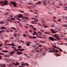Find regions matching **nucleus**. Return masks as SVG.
I'll return each instance as SVG.
<instances>
[{
	"label": "nucleus",
	"mask_w": 67,
	"mask_h": 67,
	"mask_svg": "<svg viewBox=\"0 0 67 67\" xmlns=\"http://www.w3.org/2000/svg\"><path fill=\"white\" fill-rule=\"evenodd\" d=\"M42 2H43V4L44 5H47V3H49V2H47V1L44 0L43 1H42Z\"/></svg>",
	"instance_id": "1"
},
{
	"label": "nucleus",
	"mask_w": 67,
	"mask_h": 67,
	"mask_svg": "<svg viewBox=\"0 0 67 67\" xmlns=\"http://www.w3.org/2000/svg\"><path fill=\"white\" fill-rule=\"evenodd\" d=\"M11 3L12 4L14 7H16V8L17 7L16 6V5H17V4H16V2H13L12 1H11Z\"/></svg>",
	"instance_id": "2"
},
{
	"label": "nucleus",
	"mask_w": 67,
	"mask_h": 67,
	"mask_svg": "<svg viewBox=\"0 0 67 67\" xmlns=\"http://www.w3.org/2000/svg\"><path fill=\"white\" fill-rule=\"evenodd\" d=\"M49 38L52 41H57V40L56 39H54V38L52 37H49Z\"/></svg>",
	"instance_id": "3"
},
{
	"label": "nucleus",
	"mask_w": 67,
	"mask_h": 67,
	"mask_svg": "<svg viewBox=\"0 0 67 67\" xmlns=\"http://www.w3.org/2000/svg\"><path fill=\"white\" fill-rule=\"evenodd\" d=\"M65 24H62L61 25L62 26H63L64 27H67V21H65Z\"/></svg>",
	"instance_id": "4"
},
{
	"label": "nucleus",
	"mask_w": 67,
	"mask_h": 67,
	"mask_svg": "<svg viewBox=\"0 0 67 67\" xmlns=\"http://www.w3.org/2000/svg\"><path fill=\"white\" fill-rule=\"evenodd\" d=\"M4 2L3 3L4 4V5H8V1H7V0H4Z\"/></svg>",
	"instance_id": "5"
},
{
	"label": "nucleus",
	"mask_w": 67,
	"mask_h": 67,
	"mask_svg": "<svg viewBox=\"0 0 67 67\" xmlns=\"http://www.w3.org/2000/svg\"><path fill=\"white\" fill-rule=\"evenodd\" d=\"M12 48H14V51H15L16 52H18V50L16 49V47H12Z\"/></svg>",
	"instance_id": "6"
},
{
	"label": "nucleus",
	"mask_w": 67,
	"mask_h": 67,
	"mask_svg": "<svg viewBox=\"0 0 67 67\" xmlns=\"http://www.w3.org/2000/svg\"><path fill=\"white\" fill-rule=\"evenodd\" d=\"M13 35L14 36H18V37H19V36H21L20 34H14Z\"/></svg>",
	"instance_id": "7"
},
{
	"label": "nucleus",
	"mask_w": 67,
	"mask_h": 67,
	"mask_svg": "<svg viewBox=\"0 0 67 67\" xmlns=\"http://www.w3.org/2000/svg\"><path fill=\"white\" fill-rule=\"evenodd\" d=\"M56 34L55 35V37H57L56 39L57 40H59V41H60V40H62V38H59L58 37H57V36H56Z\"/></svg>",
	"instance_id": "8"
},
{
	"label": "nucleus",
	"mask_w": 67,
	"mask_h": 67,
	"mask_svg": "<svg viewBox=\"0 0 67 67\" xmlns=\"http://www.w3.org/2000/svg\"><path fill=\"white\" fill-rule=\"evenodd\" d=\"M51 31L52 33L53 34L56 33V32L54 30H53V29H51Z\"/></svg>",
	"instance_id": "9"
},
{
	"label": "nucleus",
	"mask_w": 67,
	"mask_h": 67,
	"mask_svg": "<svg viewBox=\"0 0 67 67\" xmlns=\"http://www.w3.org/2000/svg\"><path fill=\"white\" fill-rule=\"evenodd\" d=\"M14 53H15V52H14V51H11L10 53V55L11 56H12V55H13V54Z\"/></svg>",
	"instance_id": "10"
},
{
	"label": "nucleus",
	"mask_w": 67,
	"mask_h": 67,
	"mask_svg": "<svg viewBox=\"0 0 67 67\" xmlns=\"http://www.w3.org/2000/svg\"><path fill=\"white\" fill-rule=\"evenodd\" d=\"M22 52H21V51H18L16 53V54H18V55H21V54H22Z\"/></svg>",
	"instance_id": "11"
},
{
	"label": "nucleus",
	"mask_w": 67,
	"mask_h": 67,
	"mask_svg": "<svg viewBox=\"0 0 67 67\" xmlns=\"http://www.w3.org/2000/svg\"><path fill=\"white\" fill-rule=\"evenodd\" d=\"M41 23L43 25H45V22L44 20H41Z\"/></svg>",
	"instance_id": "12"
},
{
	"label": "nucleus",
	"mask_w": 67,
	"mask_h": 67,
	"mask_svg": "<svg viewBox=\"0 0 67 67\" xmlns=\"http://www.w3.org/2000/svg\"><path fill=\"white\" fill-rule=\"evenodd\" d=\"M7 29L6 27L2 26H1L0 28V29H1V30H3V29Z\"/></svg>",
	"instance_id": "13"
},
{
	"label": "nucleus",
	"mask_w": 67,
	"mask_h": 67,
	"mask_svg": "<svg viewBox=\"0 0 67 67\" xmlns=\"http://www.w3.org/2000/svg\"><path fill=\"white\" fill-rule=\"evenodd\" d=\"M3 1H2L1 2H0V4H0V5H2V6H4V4H3Z\"/></svg>",
	"instance_id": "14"
},
{
	"label": "nucleus",
	"mask_w": 67,
	"mask_h": 67,
	"mask_svg": "<svg viewBox=\"0 0 67 67\" xmlns=\"http://www.w3.org/2000/svg\"><path fill=\"white\" fill-rule=\"evenodd\" d=\"M36 53H37V55H38V54H39L40 53V51H38V50H36Z\"/></svg>",
	"instance_id": "15"
},
{
	"label": "nucleus",
	"mask_w": 67,
	"mask_h": 67,
	"mask_svg": "<svg viewBox=\"0 0 67 67\" xmlns=\"http://www.w3.org/2000/svg\"><path fill=\"white\" fill-rule=\"evenodd\" d=\"M34 33L35 34H37H37H42V33L41 32H37V33L36 31H34Z\"/></svg>",
	"instance_id": "16"
},
{
	"label": "nucleus",
	"mask_w": 67,
	"mask_h": 67,
	"mask_svg": "<svg viewBox=\"0 0 67 67\" xmlns=\"http://www.w3.org/2000/svg\"><path fill=\"white\" fill-rule=\"evenodd\" d=\"M22 14H20L19 15V18H23V16L22 15Z\"/></svg>",
	"instance_id": "17"
},
{
	"label": "nucleus",
	"mask_w": 67,
	"mask_h": 67,
	"mask_svg": "<svg viewBox=\"0 0 67 67\" xmlns=\"http://www.w3.org/2000/svg\"><path fill=\"white\" fill-rule=\"evenodd\" d=\"M2 52H4V53H8V50H5V51H3Z\"/></svg>",
	"instance_id": "18"
},
{
	"label": "nucleus",
	"mask_w": 67,
	"mask_h": 67,
	"mask_svg": "<svg viewBox=\"0 0 67 67\" xmlns=\"http://www.w3.org/2000/svg\"><path fill=\"white\" fill-rule=\"evenodd\" d=\"M52 27H55V24H53L51 25Z\"/></svg>",
	"instance_id": "19"
},
{
	"label": "nucleus",
	"mask_w": 67,
	"mask_h": 67,
	"mask_svg": "<svg viewBox=\"0 0 67 67\" xmlns=\"http://www.w3.org/2000/svg\"><path fill=\"white\" fill-rule=\"evenodd\" d=\"M63 8L64 9V10H65V11L66 10H67V7H64Z\"/></svg>",
	"instance_id": "20"
},
{
	"label": "nucleus",
	"mask_w": 67,
	"mask_h": 67,
	"mask_svg": "<svg viewBox=\"0 0 67 67\" xmlns=\"http://www.w3.org/2000/svg\"><path fill=\"white\" fill-rule=\"evenodd\" d=\"M59 6H62L63 5V4H61V2H59Z\"/></svg>",
	"instance_id": "21"
},
{
	"label": "nucleus",
	"mask_w": 67,
	"mask_h": 67,
	"mask_svg": "<svg viewBox=\"0 0 67 67\" xmlns=\"http://www.w3.org/2000/svg\"><path fill=\"white\" fill-rule=\"evenodd\" d=\"M37 57H38L39 58H41V56L40 55V54L37 55Z\"/></svg>",
	"instance_id": "22"
},
{
	"label": "nucleus",
	"mask_w": 67,
	"mask_h": 67,
	"mask_svg": "<svg viewBox=\"0 0 67 67\" xmlns=\"http://www.w3.org/2000/svg\"><path fill=\"white\" fill-rule=\"evenodd\" d=\"M47 9H48V10H49V11L52 10V9H51V8H50L48 7H47Z\"/></svg>",
	"instance_id": "23"
},
{
	"label": "nucleus",
	"mask_w": 67,
	"mask_h": 67,
	"mask_svg": "<svg viewBox=\"0 0 67 67\" xmlns=\"http://www.w3.org/2000/svg\"><path fill=\"white\" fill-rule=\"evenodd\" d=\"M35 50H38L37 49H40L39 48L37 47H36L35 48Z\"/></svg>",
	"instance_id": "24"
},
{
	"label": "nucleus",
	"mask_w": 67,
	"mask_h": 67,
	"mask_svg": "<svg viewBox=\"0 0 67 67\" xmlns=\"http://www.w3.org/2000/svg\"><path fill=\"white\" fill-rule=\"evenodd\" d=\"M21 65H22V66H25V63H22L21 64Z\"/></svg>",
	"instance_id": "25"
},
{
	"label": "nucleus",
	"mask_w": 67,
	"mask_h": 67,
	"mask_svg": "<svg viewBox=\"0 0 67 67\" xmlns=\"http://www.w3.org/2000/svg\"><path fill=\"white\" fill-rule=\"evenodd\" d=\"M11 19L12 20H15V18H11Z\"/></svg>",
	"instance_id": "26"
},
{
	"label": "nucleus",
	"mask_w": 67,
	"mask_h": 67,
	"mask_svg": "<svg viewBox=\"0 0 67 67\" xmlns=\"http://www.w3.org/2000/svg\"><path fill=\"white\" fill-rule=\"evenodd\" d=\"M33 30H34V31H36V29L35 28H32Z\"/></svg>",
	"instance_id": "27"
},
{
	"label": "nucleus",
	"mask_w": 67,
	"mask_h": 67,
	"mask_svg": "<svg viewBox=\"0 0 67 67\" xmlns=\"http://www.w3.org/2000/svg\"><path fill=\"white\" fill-rule=\"evenodd\" d=\"M5 23V24L6 25H8V24H9L8 23L5 22V23Z\"/></svg>",
	"instance_id": "28"
},
{
	"label": "nucleus",
	"mask_w": 67,
	"mask_h": 67,
	"mask_svg": "<svg viewBox=\"0 0 67 67\" xmlns=\"http://www.w3.org/2000/svg\"><path fill=\"white\" fill-rule=\"evenodd\" d=\"M25 19H26L27 20H29V18L27 17H26Z\"/></svg>",
	"instance_id": "29"
},
{
	"label": "nucleus",
	"mask_w": 67,
	"mask_h": 67,
	"mask_svg": "<svg viewBox=\"0 0 67 67\" xmlns=\"http://www.w3.org/2000/svg\"><path fill=\"white\" fill-rule=\"evenodd\" d=\"M5 64H4V65L2 64V65L1 66V67H5Z\"/></svg>",
	"instance_id": "30"
},
{
	"label": "nucleus",
	"mask_w": 67,
	"mask_h": 67,
	"mask_svg": "<svg viewBox=\"0 0 67 67\" xmlns=\"http://www.w3.org/2000/svg\"><path fill=\"white\" fill-rule=\"evenodd\" d=\"M36 45H37V46H39V45H40V43H36Z\"/></svg>",
	"instance_id": "31"
},
{
	"label": "nucleus",
	"mask_w": 67,
	"mask_h": 67,
	"mask_svg": "<svg viewBox=\"0 0 67 67\" xmlns=\"http://www.w3.org/2000/svg\"><path fill=\"white\" fill-rule=\"evenodd\" d=\"M9 15H10V16H11V17H13V15L12 14H10Z\"/></svg>",
	"instance_id": "32"
},
{
	"label": "nucleus",
	"mask_w": 67,
	"mask_h": 67,
	"mask_svg": "<svg viewBox=\"0 0 67 67\" xmlns=\"http://www.w3.org/2000/svg\"><path fill=\"white\" fill-rule=\"evenodd\" d=\"M51 2L52 4H54V2H53V1H52Z\"/></svg>",
	"instance_id": "33"
},
{
	"label": "nucleus",
	"mask_w": 67,
	"mask_h": 67,
	"mask_svg": "<svg viewBox=\"0 0 67 67\" xmlns=\"http://www.w3.org/2000/svg\"><path fill=\"white\" fill-rule=\"evenodd\" d=\"M26 65L27 66H29V64L27 63H26Z\"/></svg>",
	"instance_id": "34"
},
{
	"label": "nucleus",
	"mask_w": 67,
	"mask_h": 67,
	"mask_svg": "<svg viewBox=\"0 0 67 67\" xmlns=\"http://www.w3.org/2000/svg\"><path fill=\"white\" fill-rule=\"evenodd\" d=\"M62 17L63 18V19H65V16L64 15H62Z\"/></svg>",
	"instance_id": "35"
},
{
	"label": "nucleus",
	"mask_w": 67,
	"mask_h": 67,
	"mask_svg": "<svg viewBox=\"0 0 67 67\" xmlns=\"http://www.w3.org/2000/svg\"><path fill=\"white\" fill-rule=\"evenodd\" d=\"M15 65H19V63H16Z\"/></svg>",
	"instance_id": "36"
},
{
	"label": "nucleus",
	"mask_w": 67,
	"mask_h": 67,
	"mask_svg": "<svg viewBox=\"0 0 67 67\" xmlns=\"http://www.w3.org/2000/svg\"><path fill=\"white\" fill-rule=\"evenodd\" d=\"M38 4H40L41 3H42V2H41L39 1L38 2H37Z\"/></svg>",
	"instance_id": "37"
},
{
	"label": "nucleus",
	"mask_w": 67,
	"mask_h": 67,
	"mask_svg": "<svg viewBox=\"0 0 67 67\" xmlns=\"http://www.w3.org/2000/svg\"><path fill=\"white\" fill-rule=\"evenodd\" d=\"M37 38L36 37H34V36H32V38L33 39H34V38Z\"/></svg>",
	"instance_id": "38"
},
{
	"label": "nucleus",
	"mask_w": 67,
	"mask_h": 67,
	"mask_svg": "<svg viewBox=\"0 0 67 67\" xmlns=\"http://www.w3.org/2000/svg\"><path fill=\"white\" fill-rule=\"evenodd\" d=\"M19 11H20V12H22L23 13H24V11H23L19 10Z\"/></svg>",
	"instance_id": "39"
},
{
	"label": "nucleus",
	"mask_w": 67,
	"mask_h": 67,
	"mask_svg": "<svg viewBox=\"0 0 67 67\" xmlns=\"http://www.w3.org/2000/svg\"><path fill=\"white\" fill-rule=\"evenodd\" d=\"M30 44L29 43H27L26 44V45L27 46H30Z\"/></svg>",
	"instance_id": "40"
},
{
	"label": "nucleus",
	"mask_w": 67,
	"mask_h": 67,
	"mask_svg": "<svg viewBox=\"0 0 67 67\" xmlns=\"http://www.w3.org/2000/svg\"><path fill=\"white\" fill-rule=\"evenodd\" d=\"M27 7L28 9H31V7L27 6Z\"/></svg>",
	"instance_id": "41"
},
{
	"label": "nucleus",
	"mask_w": 67,
	"mask_h": 67,
	"mask_svg": "<svg viewBox=\"0 0 67 67\" xmlns=\"http://www.w3.org/2000/svg\"><path fill=\"white\" fill-rule=\"evenodd\" d=\"M24 49H20V51H22V52L23 51H24Z\"/></svg>",
	"instance_id": "42"
},
{
	"label": "nucleus",
	"mask_w": 67,
	"mask_h": 67,
	"mask_svg": "<svg viewBox=\"0 0 67 67\" xmlns=\"http://www.w3.org/2000/svg\"><path fill=\"white\" fill-rule=\"evenodd\" d=\"M54 52H55L56 53H57V52H59V51H57V50H55L54 51Z\"/></svg>",
	"instance_id": "43"
},
{
	"label": "nucleus",
	"mask_w": 67,
	"mask_h": 67,
	"mask_svg": "<svg viewBox=\"0 0 67 67\" xmlns=\"http://www.w3.org/2000/svg\"><path fill=\"white\" fill-rule=\"evenodd\" d=\"M52 49L54 51V50H55V49L53 48H52L51 49V50H52Z\"/></svg>",
	"instance_id": "44"
},
{
	"label": "nucleus",
	"mask_w": 67,
	"mask_h": 67,
	"mask_svg": "<svg viewBox=\"0 0 67 67\" xmlns=\"http://www.w3.org/2000/svg\"><path fill=\"white\" fill-rule=\"evenodd\" d=\"M2 32H5V30H2Z\"/></svg>",
	"instance_id": "45"
},
{
	"label": "nucleus",
	"mask_w": 67,
	"mask_h": 67,
	"mask_svg": "<svg viewBox=\"0 0 67 67\" xmlns=\"http://www.w3.org/2000/svg\"><path fill=\"white\" fill-rule=\"evenodd\" d=\"M4 15H7V14H9V13H5L4 14Z\"/></svg>",
	"instance_id": "46"
},
{
	"label": "nucleus",
	"mask_w": 67,
	"mask_h": 67,
	"mask_svg": "<svg viewBox=\"0 0 67 67\" xmlns=\"http://www.w3.org/2000/svg\"><path fill=\"white\" fill-rule=\"evenodd\" d=\"M35 20L36 21V22H38V19H35Z\"/></svg>",
	"instance_id": "47"
},
{
	"label": "nucleus",
	"mask_w": 67,
	"mask_h": 67,
	"mask_svg": "<svg viewBox=\"0 0 67 67\" xmlns=\"http://www.w3.org/2000/svg\"><path fill=\"white\" fill-rule=\"evenodd\" d=\"M40 30L42 32H44V30Z\"/></svg>",
	"instance_id": "48"
},
{
	"label": "nucleus",
	"mask_w": 67,
	"mask_h": 67,
	"mask_svg": "<svg viewBox=\"0 0 67 67\" xmlns=\"http://www.w3.org/2000/svg\"><path fill=\"white\" fill-rule=\"evenodd\" d=\"M61 36L62 37H64V35H62V34L61 35Z\"/></svg>",
	"instance_id": "49"
},
{
	"label": "nucleus",
	"mask_w": 67,
	"mask_h": 67,
	"mask_svg": "<svg viewBox=\"0 0 67 67\" xmlns=\"http://www.w3.org/2000/svg\"><path fill=\"white\" fill-rule=\"evenodd\" d=\"M42 54L43 55L45 56V55H46V53H42Z\"/></svg>",
	"instance_id": "50"
},
{
	"label": "nucleus",
	"mask_w": 67,
	"mask_h": 67,
	"mask_svg": "<svg viewBox=\"0 0 67 67\" xmlns=\"http://www.w3.org/2000/svg\"><path fill=\"white\" fill-rule=\"evenodd\" d=\"M1 23H5V22H4V21H1Z\"/></svg>",
	"instance_id": "51"
},
{
	"label": "nucleus",
	"mask_w": 67,
	"mask_h": 67,
	"mask_svg": "<svg viewBox=\"0 0 67 67\" xmlns=\"http://www.w3.org/2000/svg\"><path fill=\"white\" fill-rule=\"evenodd\" d=\"M30 55L32 57L33 56V54L32 53H31L30 54Z\"/></svg>",
	"instance_id": "52"
},
{
	"label": "nucleus",
	"mask_w": 67,
	"mask_h": 67,
	"mask_svg": "<svg viewBox=\"0 0 67 67\" xmlns=\"http://www.w3.org/2000/svg\"><path fill=\"white\" fill-rule=\"evenodd\" d=\"M22 47V46H18V48H21Z\"/></svg>",
	"instance_id": "53"
},
{
	"label": "nucleus",
	"mask_w": 67,
	"mask_h": 67,
	"mask_svg": "<svg viewBox=\"0 0 67 67\" xmlns=\"http://www.w3.org/2000/svg\"><path fill=\"white\" fill-rule=\"evenodd\" d=\"M11 28H12V29H14V30H15L16 29L14 27H11Z\"/></svg>",
	"instance_id": "54"
},
{
	"label": "nucleus",
	"mask_w": 67,
	"mask_h": 67,
	"mask_svg": "<svg viewBox=\"0 0 67 67\" xmlns=\"http://www.w3.org/2000/svg\"><path fill=\"white\" fill-rule=\"evenodd\" d=\"M31 23L32 24H35V23H34V21H32V22Z\"/></svg>",
	"instance_id": "55"
},
{
	"label": "nucleus",
	"mask_w": 67,
	"mask_h": 67,
	"mask_svg": "<svg viewBox=\"0 0 67 67\" xmlns=\"http://www.w3.org/2000/svg\"><path fill=\"white\" fill-rule=\"evenodd\" d=\"M24 15H27V16L29 15L27 14L26 13H25Z\"/></svg>",
	"instance_id": "56"
},
{
	"label": "nucleus",
	"mask_w": 67,
	"mask_h": 67,
	"mask_svg": "<svg viewBox=\"0 0 67 67\" xmlns=\"http://www.w3.org/2000/svg\"><path fill=\"white\" fill-rule=\"evenodd\" d=\"M58 21L59 22H61V20L60 19H58Z\"/></svg>",
	"instance_id": "57"
},
{
	"label": "nucleus",
	"mask_w": 67,
	"mask_h": 67,
	"mask_svg": "<svg viewBox=\"0 0 67 67\" xmlns=\"http://www.w3.org/2000/svg\"><path fill=\"white\" fill-rule=\"evenodd\" d=\"M42 45H41V44H40V45H39L38 47H42Z\"/></svg>",
	"instance_id": "58"
},
{
	"label": "nucleus",
	"mask_w": 67,
	"mask_h": 67,
	"mask_svg": "<svg viewBox=\"0 0 67 67\" xmlns=\"http://www.w3.org/2000/svg\"><path fill=\"white\" fill-rule=\"evenodd\" d=\"M6 31L7 32H9V31L8 30V29H6Z\"/></svg>",
	"instance_id": "59"
},
{
	"label": "nucleus",
	"mask_w": 67,
	"mask_h": 67,
	"mask_svg": "<svg viewBox=\"0 0 67 67\" xmlns=\"http://www.w3.org/2000/svg\"><path fill=\"white\" fill-rule=\"evenodd\" d=\"M38 16H39L38 15L35 16V17H37V18H38Z\"/></svg>",
	"instance_id": "60"
},
{
	"label": "nucleus",
	"mask_w": 67,
	"mask_h": 67,
	"mask_svg": "<svg viewBox=\"0 0 67 67\" xmlns=\"http://www.w3.org/2000/svg\"><path fill=\"white\" fill-rule=\"evenodd\" d=\"M11 46H14V45L13 44H11Z\"/></svg>",
	"instance_id": "61"
},
{
	"label": "nucleus",
	"mask_w": 67,
	"mask_h": 67,
	"mask_svg": "<svg viewBox=\"0 0 67 67\" xmlns=\"http://www.w3.org/2000/svg\"><path fill=\"white\" fill-rule=\"evenodd\" d=\"M19 1L20 2H21V3L22 2V0H19Z\"/></svg>",
	"instance_id": "62"
},
{
	"label": "nucleus",
	"mask_w": 67,
	"mask_h": 67,
	"mask_svg": "<svg viewBox=\"0 0 67 67\" xmlns=\"http://www.w3.org/2000/svg\"><path fill=\"white\" fill-rule=\"evenodd\" d=\"M12 64L13 65H15V64L13 63H12Z\"/></svg>",
	"instance_id": "63"
},
{
	"label": "nucleus",
	"mask_w": 67,
	"mask_h": 67,
	"mask_svg": "<svg viewBox=\"0 0 67 67\" xmlns=\"http://www.w3.org/2000/svg\"><path fill=\"white\" fill-rule=\"evenodd\" d=\"M7 66H8V67H11V66H10V64H9V65L7 64Z\"/></svg>",
	"instance_id": "64"
}]
</instances>
